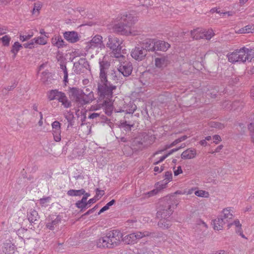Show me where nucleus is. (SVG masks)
Wrapping results in <instances>:
<instances>
[{"instance_id":"59","label":"nucleus","mask_w":254,"mask_h":254,"mask_svg":"<svg viewBox=\"0 0 254 254\" xmlns=\"http://www.w3.org/2000/svg\"><path fill=\"white\" fill-rule=\"evenodd\" d=\"M65 118L66 119L67 122L69 123V125H71V120L73 118V116L72 114H69V115H65Z\"/></svg>"},{"instance_id":"38","label":"nucleus","mask_w":254,"mask_h":254,"mask_svg":"<svg viewBox=\"0 0 254 254\" xmlns=\"http://www.w3.org/2000/svg\"><path fill=\"white\" fill-rule=\"evenodd\" d=\"M84 192L85 190L83 189L78 190H70L67 191V194L69 196H80L84 194Z\"/></svg>"},{"instance_id":"11","label":"nucleus","mask_w":254,"mask_h":254,"mask_svg":"<svg viewBox=\"0 0 254 254\" xmlns=\"http://www.w3.org/2000/svg\"><path fill=\"white\" fill-rule=\"evenodd\" d=\"M119 74H122L124 76H128L131 74L132 71V64L130 62H125L118 68Z\"/></svg>"},{"instance_id":"63","label":"nucleus","mask_w":254,"mask_h":254,"mask_svg":"<svg viewBox=\"0 0 254 254\" xmlns=\"http://www.w3.org/2000/svg\"><path fill=\"white\" fill-rule=\"evenodd\" d=\"M181 142V141L179 139V138H178V139H176V140H175L168 147V148H171L175 145H176V144H177L178 143Z\"/></svg>"},{"instance_id":"7","label":"nucleus","mask_w":254,"mask_h":254,"mask_svg":"<svg viewBox=\"0 0 254 254\" xmlns=\"http://www.w3.org/2000/svg\"><path fill=\"white\" fill-rule=\"evenodd\" d=\"M74 66L76 73L80 74L86 70H90V65L85 58H80L77 62L74 63Z\"/></svg>"},{"instance_id":"9","label":"nucleus","mask_w":254,"mask_h":254,"mask_svg":"<svg viewBox=\"0 0 254 254\" xmlns=\"http://www.w3.org/2000/svg\"><path fill=\"white\" fill-rule=\"evenodd\" d=\"M121 20L126 26L130 28L132 25L134 24L137 20V17L130 13H125L122 14Z\"/></svg>"},{"instance_id":"14","label":"nucleus","mask_w":254,"mask_h":254,"mask_svg":"<svg viewBox=\"0 0 254 254\" xmlns=\"http://www.w3.org/2000/svg\"><path fill=\"white\" fill-rule=\"evenodd\" d=\"M64 37L68 42L74 43L79 40L77 32L75 31H66L64 33Z\"/></svg>"},{"instance_id":"58","label":"nucleus","mask_w":254,"mask_h":254,"mask_svg":"<svg viewBox=\"0 0 254 254\" xmlns=\"http://www.w3.org/2000/svg\"><path fill=\"white\" fill-rule=\"evenodd\" d=\"M164 166H161V167H159L158 166H156L154 168V171L156 173H161L164 170Z\"/></svg>"},{"instance_id":"3","label":"nucleus","mask_w":254,"mask_h":254,"mask_svg":"<svg viewBox=\"0 0 254 254\" xmlns=\"http://www.w3.org/2000/svg\"><path fill=\"white\" fill-rule=\"evenodd\" d=\"M121 242L125 244L132 245L137 243V239H98L97 246L98 248H113Z\"/></svg>"},{"instance_id":"56","label":"nucleus","mask_w":254,"mask_h":254,"mask_svg":"<svg viewBox=\"0 0 254 254\" xmlns=\"http://www.w3.org/2000/svg\"><path fill=\"white\" fill-rule=\"evenodd\" d=\"M169 156V155L168 154V153L166 154V155H163V156H162L159 160H158V161H156L155 162H154L153 163L154 165H157L160 162H162V161H163L167 157H168Z\"/></svg>"},{"instance_id":"10","label":"nucleus","mask_w":254,"mask_h":254,"mask_svg":"<svg viewBox=\"0 0 254 254\" xmlns=\"http://www.w3.org/2000/svg\"><path fill=\"white\" fill-rule=\"evenodd\" d=\"M83 92L82 90L74 87L72 88L70 90L71 95L75 102L80 106H82V102H84L83 101H84L82 100Z\"/></svg>"},{"instance_id":"57","label":"nucleus","mask_w":254,"mask_h":254,"mask_svg":"<svg viewBox=\"0 0 254 254\" xmlns=\"http://www.w3.org/2000/svg\"><path fill=\"white\" fill-rule=\"evenodd\" d=\"M50 199V197H44L40 199V203L42 205H44L46 203L48 202Z\"/></svg>"},{"instance_id":"55","label":"nucleus","mask_w":254,"mask_h":254,"mask_svg":"<svg viewBox=\"0 0 254 254\" xmlns=\"http://www.w3.org/2000/svg\"><path fill=\"white\" fill-rule=\"evenodd\" d=\"M32 37V35H20V40L23 42L26 40L30 39Z\"/></svg>"},{"instance_id":"43","label":"nucleus","mask_w":254,"mask_h":254,"mask_svg":"<svg viewBox=\"0 0 254 254\" xmlns=\"http://www.w3.org/2000/svg\"><path fill=\"white\" fill-rule=\"evenodd\" d=\"M165 179L163 181L165 182H162L163 184H165V187L167 184L172 180V174L171 172H166L164 176Z\"/></svg>"},{"instance_id":"8","label":"nucleus","mask_w":254,"mask_h":254,"mask_svg":"<svg viewBox=\"0 0 254 254\" xmlns=\"http://www.w3.org/2000/svg\"><path fill=\"white\" fill-rule=\"evenodd\" d=\"M147 55L146 51L142 46L135 47L131 52V56L134 60L141 61L143 60Z\"/></svg>"},{"instance_id":"25","label":"nucleus","mask_w":254,"mask_h":254,"mask_svg":"<svg viewBox=\"0 0 254 254\" xmlns=\"http://www.w3.org/2000/svg\"><path fill=\"white\" fill-rule=\"evenodd\" d=\"M123 234L118 230H113L107 233L106 237L107 238H122Z\"/></svg>"},{"instance_id":"33","label":"nucleus","mask_w":254,"mask_h":254,"mask_svg":"<svg viewBox=\"0 0 254 254\" xmlns=\"http://www.w3.org/2000/svg\"><path fill=\"white\" fill-rule=\"evenodd\" d=\"M61 221V218L59 216H56V218L52 220L51 222H48L46 226L50 230H54Z\"/></svg>"},{"instance_id":"61","label":"nucleus","mask_w":254,"mask_h":254,"mask_svg":"<svg viewBox=\"0 0 254 254\" xmlns=\"http://www.w3.org/2000/svg\"><path fill=\"white\" fill-rule=\"evenodd\" d=\"M183 173V171L181 166L178 167L176 170L174 171V175L178 176V175Z\"/></svg>"},{"instance_id":"20","label":"nucleus","mask_w":254,"mask_h":254,"mask_svg":"<svg viewBox=\"0 0 254 254\" xmlns=\"http://www.w3.org/2000/svg\"><path fill=\"white\" fill-rule=\"evenodd\" d=\"M51 42L53 46L58 48H63L65 46V42L60 35H55L51 39Z\"/></svg>"},{"instance_id":"39","label":"nucleus","mask_w":254,"mask_h":254,"mask_svg":"<svg viewBox=\"0 0 254 254\" xmlns=\"http://www.w3.org/2000/svg\"><path fill=\"white\" fill-rule=\"evenodd\" d=\"M158 225L160 228L164 229H167L171 225L170 221L164 218H161L158 222Z\"/></svg>"},{"instance_id":"64","label":"nucleus","mask_w":254,"mask_h":254,"mask_svg":"<svg viewBox=\"0 0 254 254\" xmlns=\"http://www.w3.org/2000/svg\"><path fill=\"white\" fill-rule=\"evenodd\" d=\"M100 114L99 113H93L89 116V118L93 119L96 118L97 117H99L100 116Z\"/></svg>"},{"instance_id":"29","label":"nucleus","mask_w":254,"mask_h":254,"mask_svg":"<svg viewBox=\"0 0 254 254\" xmlns=\"http://www.w3.org/2000/svg\"><path fill=\"white\" fill-rule=\"evenodd\" d=\"M231 208H227L224 209L223 210L222 214L220 216L227 222L228 220L232 219L233 215L231 212Z\"/></svg>"},{"instance_id":"12","label":"nucleus","mask_w":254,"mask_h":254,"mask_svg":"<svg viewBox=\"0 0 254 254\" xmlns=\"http://www.w3.org/2000/svg\"><path fill=\"white\" fill-rule=\"evenodd\" d=\"M115 32L123 35L128 36L131 34L130 28L126 26L125 24L121 22L115 24L113 27Z\"/></svg>"},{"instance_id":"22","label":"nucleus","mask_w":254,"mask_h":254,"mask_svg":"<svg viewBox=\"0 0 254 254\" xmlns=\"http://www.w3.org/2000/svg\"><path fill=\"white\" fill-rule=\"evenodd\" d=\"M155 65L158 68H163L167 65L169 61L166 57H161L156 58L155 60Z\"/></svg>"},{"instance_id":"23","label":"nucleus","mask_w":254,"mask_h":254,"mask_svg":"<svg viewBox=\"0 0 254 254\" xmlns=\"http://www.w3.org/2000/svg\"><path fill=\"white\" fill-rule=\"evenodd\" d=\"M99 96V99L100 100H103V104H105V105L107 107V109H106L105 113L108 115L110 116L111 115L112 109H113V106L111 103V99L113 97H111L110 99H101L100 98V96Z\"/></svg>"},{"instance_id":"1","label":"nucleus","mask_w":254,"mask_h":254,"mask_svg":"<svg viewBox=\"0 0 254 254\" xmlns=\"http://www.w3.org/2000/svg\"><path fill=\"white\" fill-rule=\"evenodd\" d=\"M99 80L97 84V94L101 99H110L112 97L113 90L117 86L107 79V70L110 63L105 60L100 61Z\"/></svg>"},{"instance_id":"21","label":"nucleus","mask_w":254,"mask_h":254,"mask_svg":"<svg viewBox=\"0 0 254 254\" xmlns=\"http://www.w3.org/2000/svg\"><path fill=\"white\" fill-rule=\"evenodd\" d=\"M213 228L215 230H220L223 228L224 225L227 223L222 217L220 216L213 221Z\"/></svg>"},{"instance_id":"52","label":"nucleus","mask_w":254,"mask_h":254,"mask_svg":"<svg viewBox=\"0 0 254 254\" xmlns=\"http://www.w3.org/2000/svg\"><path fill=\"white\" fill-rule=\"evenodd\" d=\"M253 26L248 25L243 27L245 33H253L254 31V29H252Z\"/></svg>"},{"instance_id":"44","label":"nucleus","mask_w":254,"mask_h":254,"mask_svg":"<svg viewBox=\"0 0 254 254\" xmlns=\"http://www.w3.org/2000/svg\"><path fill=\"white\" fill-rule=\"evenodd\" d=\"M11 40V38L8 35H5L0 38V40L2 42L4 46H8Z\"/></svg>"},{"instance_id":"31","label":"nucleus","mask_w":254,"mask_h":254,"mask_svg":"<svg viewBox=\"0 0 254 254\" xmlns=\"http://www.w3.org/2000/svg\"><path fill=\"white\" fill-rule=\"evenodd\" d=\"M237 53H238L239 62L244 63L248 61V57L246 56V53L245 52V47L237 50Z\"/></svg>"},{"instance_id":"16","label":"nucleus","mask_w":254,"mask_h":254,"mask_svg":"<svg viewBox=\"0 0 254 254\" xmlns=\"http://www.w3.org/2000/svg\"><path fill=\"white\" fill-rule=\"evenodd\" d=\"M144 49L147 51H155V40L153 39H147L144 40L142 43Z\"/></svg>"},{"instance_id":"6","label":"nucleus","mask_w":254,"mask_h":254,"mask_svg":"<svg viewBox=\"0 0 254 254\" xmlns=\"http://www.w3.org/2000/svg\"><path fill=\"white\" fill-rule=\"evenodd\" d=\"M102 39L103 37L101 35H95L94 37L92 38L90 42L87 43L86 46V50L94 49L96 48L100 49L105 48V47Z\"/></svg>"},{"instance_id":"5","label":"nucleus","mask_w":254,"mask_h":254,"mask_svg":"<svg viewBox=\"0 0 254 254\" xmlns=\"http://www.w3.org/2000/svg\"><path fill=\"white\" fill-rule=\"evenodd\" d=\"M191 37L194 40L206 39L210 40L214 35V33L212 29L202 30L199 28L190 31Z\"/></svg>"},{"instance_id":"48","label":"nucleus","mask_w":254,"mask_h":254,"mask_svg":"<svg viewBox=\"0 0 254 254\" xmlns=\"http://www.w3.org/2000/svg\"><path fill=\"white\" fill-rule=\"evenodd\" d=\"M252 142L254 143V124L251 123L248 126Z\"/></svg>"},{"instance_id":"51","label":"nucleus","mask_w":254,"mask_h":254,"mask_svg":"<svg viewBox=\"0 0 254 254\" xmlns=\"http://www.w3.org/2000/svg\"><path fill=\"white\" fill-rule=\"evenodd\" d=\"M35 44V42L34 41V40H31L30 42L24 43L23 44V46L25 48H29L32 49L34 47V44Z\"/></svg>"},{"instance_id":"18","label":"nucleus","mask_w":254,"mask_h":254,"mask_svg":"<svg viewBox=\"0 0 254 254\" xmlns=\"http://www.w3.org/2000/svg\"><path fill=\"white\" fill-rule=\"evenodd\" d=\"M15 246L10 240H7L2 247V252L5 254H13L15 252Z\"/></svg>"},{"instance_id":"28","label":"nucleus","mask_w":254,"mask_h":254,"mask_svg":"<svg viewBox=\"0 0 254 254\" xmlns=\"http://www.w3.org/2000/svg\"><path fill=\"white\" fill-rule=\"evenodd\" d=\"M27 217L31 223H35L40 218L38 212L35 210H31L30 212L28 214Z\"/></svg>"},{"instance_id":"35","label":"nucleus","mask_w":254,"mask_h":254,"mask_svg":"<svg viewBox=\"0 0 254 254\" xmlns=\"http://www.w3.org/2000/svg\"><path fill=\"white\" fill-rule=\"evenodd\" d=\"M238 57V53H237V50L227 55L229 62L232 63L239 62V57Z\"/></svg>"},{"instance_id":"4","label":"nucleus","mask_w":254,"mask_h":254,"mask_svg":"<svg viewBox=\"0 0 254 254\" xmlns=\"http://www.w3.org/2000/svg\"><path fill=\"white\" fill-rule=\"evenodd\" d=\"M122 40L115 37L114 35H109L108 36V41L106 46L108 48L112 50V57L116 58L123 57L121 54Z\"/></svg>"},{"instance_id":"36","label":"nucleus","mask_w":254,"mask_h":254,"mask_svg":"<svg viewBox=\"0 0 254 254\" xmlns=\"http://www.w3.org/2000/svg\"><path fill=\"white\" fill-rule=\"evenodd\" d=\"M239 103H240L238 101L234 102L233 103H231L230 101H225V102H224L222 106L224 108H227L228 109L236 110L237 108L236 107V106L239 104Z\"/></svg>"},{"instance_id":"54","label":"nucleus","mask_w":254,"mask_h":254,"mask_svg":"<svg viewBox=\"0 0 254 254\" xmlns=\"http://www.w3.org/2000/svg\"><path fill=\"white\" fill-rule=\"evenodd\" d=\"M98 205H96L94 207L88 210L86 213H85L82 215V216H86L93 213L95 211V210L98 208Z\"/></svg>"},{"instance_id":"15","label":"nucleus","mask_w":254,"mask_h":254,"mask_svg":"<svg viewBox=\"0 0 254 254\" xmlns=\"http://www.w3.org/2000/svg\"><path fill=\"white\" fill-rule=\"evenodd\" d=\"M136 110V106L135 104H130L129 108L126 110H123L119 111L125 112L126 114L124 116V119L123 121H127L128 120H133V113Z\"/></svg>"},{"instance_id":"53","label":"nucleus","mask_w":254,"mask_h":254,"mask_svg":"<svg viewBox=\"0 0 254 254\" xmlns=\"http://www.w3.org/2000/svg\"><path fill=\"white\" fill-rule=\"evenodd\" d=\"M75 205L77 208L81 209V211H82L83 208H85L87 206V203H81L79 201L76 202Z\"/></svg>"},{"instance_id":"41","label":"nucleus","mask_w":254,"mask_h":254,"mask_svg":"<svg viewBox=\"0 0 254 254\" xmlns=\"http://www.w3.org/2000/svg\"><path fill=\"white\" fill-rule=\"evenodd\" d=\"M194 194L195 195L201 197L208 198L209 196V192L203 190H196L194 192Z\"/></svg>"},{"instance_id":"17","label":"nucleus","mask_w":254,"mask_h":254,"mask_svg":"<svg viewBox=\"0 0 254 254\" xmlns=\"http://www.w3.org/2000/svg\"><path fill=\"white\" fill-rule=\"evenodd\" d=\"M196 151L192 148H188L181 154V158L183 159H191L195 157Z\"/></svg>"},{"instance_id":"32","label":"nucleus","mask_w":254,"mask_h":254,"mask_svg":"<svg viewBox=\"0 0 254 254\" xmlns=\"http://www.w3.org/2000/svg\"><path fill=\"white\" fill-rule=\"evenodd\" d=\"M234 224L237 228L236 230V233L239 234L240 236H241L243 238H247L243 233V232L241 229V224L240 221L238 220H236L234 221L233 223H230L228 224L229 228L231 225Z\"/></svg>"},{"instance_id":"45","label":"nucleus","mask_w":254,"mask_h":254,"mask_svg":"<svg viewBox=\"0 0 254 254\" xmlns=\"http://www.w3.org/2000/svg\"><path fill=\"white\" fill-rule=\"evenodd\" d=\"M35 43L40 45H45L47 44V40L45 38L43 37H39L33 39Z\"/></svg>"},{"instance_id":"34","label":"nucleus","mask_w":254,"mask_h":254,"mask_svg":"<svg viewBox=\"0 0 254 254\" xmlns=\"http://www.w3.org/2000/svg\"><path fill=\"white\" fill-rule=\"evenodd\" d=\"M22 47V45L18 42H15L12 46L10 52L13 54V59L16 57L17 53Z\"/></svg>"},{"instance_id":"50","label":"nucleus","mask_w":254,"mask_h":254,"mask_svg":"<svg viewBox=\"0 0 254 254\" xmlns=\"http://www.w3.org/2000/svg\"><path fill=\"white\" fill-rule=\"evenodd\" d=\"M42 4L40 2H38L35 3L34 4V7L32 10L33 14H34L36 11L39 12V10L41 9L42 7Z\"/></svg>"},{"instance_id":"62","label":"nucleus","mask_w":254,"mask_h":254,"mask_svg":"<svg viewBox=\"0 0 254 254\" xmlns=\"http://www.w3.org/2000/svg\"><path fill=\"white\" fill-rule=\"evenodd\" d=\"M64 94V92H61V91H59L58 90L57 91V93L56 95V98H55V100H57L59 101V100H60L61 97L63 96V95Z\"/></svg>"},{"instance_id":"30","label":"nucleus","mask_w":254,"mask_h":254,"mask_svg":"<svg viewBox=\"0 0 254 254\" xmlns=\"http://www.w3.org/2000/svg\"><path fill=\"white\" fill-rule=\"evenodd\" d=\"M108 75L110 80H112L116 83L118 82L120 77V74H119L118 70L116 71L114 69L109 71Z\"/></svg>"},{"instance_id":"37","label":"nucleus","mask_w":254,"mask_h":254,"mask_svg":"<svg viewBox=\"0 0 254 254\" xmlns=\"http://www.w3.org/2000/svg\"><path fill=\"white\" fill-rule=\"evenodd\" d=\"M59 102L62 103V105L65 108H69L71 106V102L68 100L64 93L61 97Z\"/></svg>"},{"instance_id":"47","label":"nucleus","mask_w":254,"mask_h":254,"mask_svg":"<svg viewBox=\"0 0 254 254\" xmlns=\"http://www.w3.org/2000/svg\"><path fill=\"white\" fill-rule=\"evenodd\" d=\"M53 131V134L54 136V138L55 141L56 142H59L61 140V130L59 131Z\"/></svg>"},{"instance_id":"27","label":"nucleus","mask_w":254,"mask_h":254,"mask_svg":"<svg viewBox=\"0 0 254 254\" xmlns=\"http://www.w3.org/2000/svg\"><path fill=\"white\" fill-rule=\"evenodd\" d=\"M83 96V98H82V100L85 101H83L84 102H82V106L91 102L94 99V93L93 92H90L88 94H86L84 92Z\"/></svg>"},{"instance_id":"26","label":"nucleus","mask_w":254,"mask_h":254,"mask_svg":"<svg viewBox=\"0 0 254 254\" xmlns=\"http://www.w3.org/2000/svg\"><path fill=\"white\" fill-rule=\"evenodd\" d=\"M134 120H128L127 121H122L121 122V127H125L127 130H130L131 127H133L135 124Z\"/></svg>"},{"instance_id":"46","label":"nucleus","mask_w":254,"mask_h":254,"mask_svg":"<svg viewBox=\"0 0 254 254\" xmlns=\"http://www.w3.org/2000/svg\"><path fill=\"white\" fill-rule=\"evenodd\" d=\"M58 90H52L48 93V98L50 101L55 100L56 95L57 93Z\"/></svg>"},{"instance_id":"60","label":"nucleus","mask_w":254,"mask_h":254,"mask_svg":"<svg viewBox=\"0 0 254 254\" xmlns=\"http://www.w3.org/2000/svg\"><path fill=\"white\" fill-rule=\"evenodd\" d=\"M213 139L214 140V142H215L216 144H217L219 141H221V137L219 135H213Z\"/></svg>"},{"instance_id":"40","label":"nucleus","mask_w":254,"mask_h":254,"mask_svg":"<svg viewBox=\"0 0 254 254\" xmlns=\"http://www.w3.org/2000/svg\"><path fill=\"white\" fill-rule=\"evenodd\" d=\"M209 125L211 127L219 129H222L225 127V125L224 124L216 122H210L209 123Z\"/></svg>"},{"instance_id":"42","label":"nucleus","mask_w":254,"mask_h":254,"mask_svg":"<svg viewBox=\"0 0 254 254\" xmlns=\"http://www.w3.org/2000/svg\"><path fill=\"white\" fill-rule=\"evenodd\" d=\"M245 52L246 53V56L248 57V61L251 62L253 58H254V49H249L245 48Z\"/></svg>"},{"instance_id":"24","label":"nucleus","mask_w":254,"mask_h":254,"mask_svg":"<svg viewBox=\"0 0 254 254\" xmlns=\"http://www.w3.org/2000/svg\"><path fill=\"white\" fill-rule=\"evenodd\" d=\"M165 188V184H163L162 182H158L155 184V189L152 190L147 193L149 197L156 194L159 191Z\"/></svg>"},{"instance_id":"2","label":"nucleus","mask_w":254,"mask_h":254,"mask_svg":"<svg viewBox=\"0 0 254 254\" xmlns=\"http://www.w3.org/2000/svg\"><path fill=\"white\" fill-rule=\"evenodd\" d=\"M167 201L157 212V216L167 219L173 213L174 209L177 206L179 201L174 198H166Z\"/></svg>"},{"instance_id":"49","label":"nucleus","mask_w":254,"mask_h":254,"mask_svg":"<svg viewBox=\"0 0 254 254\" xmlns=\"http://www.w3.org/2000/svg\"><path fill=\"white\" fill-rule=\"evenodd\" d=\"M53 131H59L61 130V124L58 121H55L52 124Z\"/></svg>"},{"instance_id":"19","label":"nucleus","mask_w":254,"mask_h":254,"mask_svg":"<svg viewBox=\"0 0 254 254\" xmlns=\"http://www.w3.org/2000/svg\"><path fill=\"white\" fill-rule=\"evenodd\" d=\"M170 47V45L162 40H155V51H166Z\"/></svg>"},{"instance_id":"13","label":"nucleus","mask_w":254,"mask_h":254,"mask_svg":"<svg viewBox=\"0 0 254 254\" xmlns=\"http://www.w3.org/2000/svg\"><path fill=\"white\" fill-rule=\"evenodd\" d=\"M146 237L155 238L156 236L155 233H151L147 231L142 232L137 231L126 236L125 238H143Z\"/></svg>"}]
</instances>
